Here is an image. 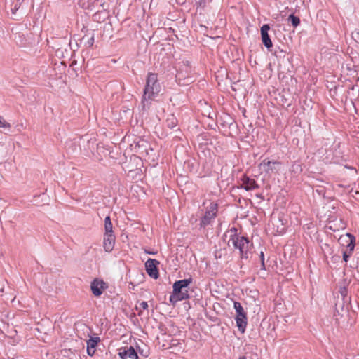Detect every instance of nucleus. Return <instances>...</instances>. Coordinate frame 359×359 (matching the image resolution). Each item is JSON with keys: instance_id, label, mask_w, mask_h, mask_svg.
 I'll return each instance as SVG.
<instances>
[{"instance_id": "1", "label": "nucleus", "mask_w": 359, "mask_h": 359, "mask_svg": "<svg viewBox=\"0 0 359 359\" xmlns=\"http://www.w3.org/2000/svg\"><path fill=\"white\" fill-rule=\"evenodd\" d=\"M161 91V85L158 81V76L155 73H149L146 79V85L142 98L144 107H149L152 100Z\"/></svg>"}, {"instance_id": "2", "label": "nucleus", "mask_w": 359, "mask_h": 359, "mask_svg": "<svg viewBox=\"0 0 359 359\" xmlns=\"http://www.w3.org/2000/svg\"><path fill=\"white\" fill-rule=\"evenodd\" d=\"M231 242L233 248L239 250L240 257L242 259H248L249 257L250 241L245 236H236L230 238L228 245Z\"/></svg>"}, {"instance_id": "3", "label": "nucleus", "mask_w": 359, "mask_h": 359, "mask_svg": "<svg viewBox=\"0 0 359 359\" xmlns=\"http://www.w3.org/2000/svg\"><path fill=\"white\" fill-rule=\"evenodd\" d=\"M218 212V205L215 203H210L207 208L204 215L201 218L199 222L200 229H205L214 222Z\"/></svg>"}, {"instance_id": "4", "label": "nucleus", "mask_w": 359, "mask_h": 359, "mask_svg": "<svg viewBox=\"0 0 359 359\" xmlns=\"http://www.w3.org/2000/svg\"><path fill=\"white\" fill-rule=\"evenodd\" d=\"M191 282L192 279L191 278L175 281L173 284L174 294H179L180 297L185 296L186 299H187L189 294L187 288Z\"/></svg>"}, {"instance_id": "5", "label": "nucleus", "mask_w": 359, "mask_h": 359, "mask_svg": "<svg viewBox=\"0 0 359 359\" xmlns=\"http://www.w3.org/2000/svg\"><path fill=\"white\" fill-rule=\"evenodd\" d=\"M179 69L176 74V79L179 81L182 79H191V74L192 72L191 66L189 61H182L179 64Z\"/></svg>"}, {"instance_id": "6", "label": "nucleus", "mask_w": 359, "mask_h": 359, "mask_svg": "<svg viewBox=\"0 0 359 359\" xmlns=\"http://www.w3.org/2000/svg\"><path fill=\"white\" fill-rule=\"evenodd\" d=\"M160 262L154 259L149 258L145 262V268L147 274L152 278L157 279L159 277L158 265Z\"/></svg>"}, {"instance_id": "7", "label": "nucleus", "mask_w": 359, "mask_h": 359, "mask_svg": "<svg viewBox=\"0 0 359 359\" xmlns=\"http://www.w3.org/2000/svg\"><path fill=\"white\" fill-rule=\"evenodd\" d=\"M107 287V283L98 278H95L90 283L91 292L95 297H100Z\"/></svg>"}, {"instance_id": "8", "label": "nucleus", "mask_w": 359, "mask_h": 359, "mask_svg": "<svg viewBox=\"0 0 359 359\" xmlns=\"http://www.w3.org/2000/svg\"><path fill=\"white\" fill-rule=\"evenodd\" d=\"M269 30L270 25L269 24L263 25L260 29L262 43L268 50H270L273 47V43L269 35Z\"/></svg>"}, {"instance_id": "9", "label": "nucleus", "mask_w": 359, "mask_h": 359, "mask_svg": "<svg viewBox=\"0 0 359 359\" xmlns=\"http://www.w3.org/2000/svg\"><path fill=\"white\" fill-rule=\"evenodd\" d=\"M241 184L239 187L246 191H252L259 188V185L254 179H251L250 177L244 175L241 178Z\"/></svg>"}, {"instance_id": "10", "label": "nucleus", "mask_w": 359, "mask_h": 359, "mask_svg": "<svg viewBox=\"0 0 359 359\" xmlns=\"http://www.w3.org/2000/svg\"><path fill=\"white\" fill-rule=\"evenodd\" d=\"M116 236L114 233H104L103 239V247L107 252L113 250L115 244Z\"/></svg>"}, {"instance_id": "11", "label": "nucleus", "mask_w": 359, "mask_h": 359, "mask_svg": "<svg viewBox=\"0 0 359 359\" xmlns=\"http://www.w3.org/2000/svg\"><path fill=\"white\" fill-rule=\"evenodd\" d=\"M100 341L99 337H90L87 341V353L90 356H93L95 353V347Z\"/></svg>"}, {"instance_id": "12", "label": "nucleus", "mask_w": 359, "mask_h": 359, "mask_svg": "<svg viewBox=\"0 0 359 359\" xmlns=\"http://www.w3.org/2000/svg\"><path fill=\"white\" fill-rule=\"evenodd\" d=\"M275 164H280V163L278 161H271L267 159H264L259 163V168L260 169H263L264 171L266 173H269L273 171L274 168L272 165Z\"/></svg>"}, {"instance_id": "13", "label": "nucleus", "mask_w": 359, "mask_h": 359, "mask_svg": "<svg viewBox=\"0 0 359 359\" xmlns=\"http://www.w3.org/2000/svg\"><path fill=\"white\" fill-rule=\"evenodd\" d=\"M235 320L236 323V326L238 327V330L243 334L245 332V329L248 324V318H235Z\"/></svg>"}, {"instance_id": "14", "label": "nucleus", "mask_w": 359, "mask_h": 359, "mask_svg": "<svg viewBox=\"0 0 359 359\" xmlns=\"http://www.w3.org/2000/svg\"><path fill=\"white\" fill-rule=\"evenodd\" d=\"M177 123L178 121L173 114L169 115L165 121L166 126L170 129L175 128L177 126Z\"/></svg>"}, {"instance_id": "15", "label": "nucleus", "mask_w": 359, "mask_h": 359, "mask_svg": "<svg viewBox=\"0 0 359 359\" xmlns=\"http://www.w3.org/2000/svg\"><path fill=\"white\" fill-rule=\"evenodd\" d=\"M104 233H114L111 217L109 215L104 219Z\"/></svg>"}, {"instance_id": "16", "label": "nucleus", "mask_w": 359, "mask_h": 359, "mask_svg": "<svg viewBox=\"0 0 359 359\" xmlns=\"http://www.w3.org/2000/svg\"><path fill=\"white\" fill-rule=\"evenodd\" d=\"M137 352V355L142 357L143 359L147 358L149 355V350L147 348H141L137 346L135 349Z\"/></svg>"}, {"instance_id": "17", "label": "nucleus", "mask_w": 359, "mask_h": 359, "mask_svg": "<svg viewBox=\"0 0 359 359\" xmlns=\"http://www.w3.org/2000/svg\"><path fill=\"white\" fill-rule=\"evenodd\" d=\"M287 20L292 24V25L294 27H297L300 24L299 18L298 16L294 15V14H290L288 16Z\"/></svg>"}, {"instance_id": "18", "label": "nucleus", "mask_w": 359, "mask_h": 359, "mask_svg": "<svg viewBox=\"0 0 359 359\" xmlns=\"http://www.w3.org/2000/svg\"><path fill=\"white\" fill-rule=\"evenodd\" d=\"M185 299H186L185 296L180 297L179 294H174L173 292H172V294H171L170 296V302L173 304H175L178 301H182V300H185Z\"/></svg>"}, {"instance_id": "19", "label": "nucleus", "mask_w": 359, "mask_h": 359, "mask_svg": "<svg viewBox=\"0 0 359 359\" xmlns=\"http://www.w3.org/2000/svg\"><path fill=\"white\" fill-rule=\"evenodd\" d=\"M233 308L236 310V314L245 313V311H244L241 304L238 302H234Z\"/></svg>"}, {"instance_id": "20", "label": "nucleus", "mask_w": 359, "mask_h": 359, "mask_svg": "<svg viewBox=\"0 0 359 359\" xmlns=\"http://www.w3.org/2000/svg\"><path fill=\"white\" fill-rule=\"evenodd\" d=\"M95 41L94 34H93L90 37H89L86 41L84 42V46L86 48H90L93 46Z\"/></svg>"}, {"instance_id": "21", "label": "nucleus", "mask_w": 359, "mask_h": 359, "mask_svg": "<svg viewBox=\"0 0 359 359\" xmlns=\"http://www.w3.org/2000/svg\"><path fill=\"white\" fill-rule=\"evenodd\" d=\"M11 127V124L8 122H6L4 118L0 116V128H9Z\"/></svg>"}, {"instance_id": "22", "label": "nucleus", "mask_w": 359, "mask_h": 359, "mask_svg": "<svg viewBox=\"0 0 359 359\" xmlns=\"http://www.w3.org/2000/svg\"><path fill=\"white\" fill-rule=\"evenodd\" d=\"M339 292L341 295L342 296L344 301H346V298H347V289L346 287H340Z\"/></svg>"}, {"instance_id": "23", "label": "nucleus", "mask_w": 359, "mask_h": 359, "mask_svg": "<svg viewBox=\"0 0 359 359\" xmlns=\"http://www.w3.org/2000/svg\"><path fill=\"white\" fill-rule=\"evenodd\" d=\"M229 232L231 233V236H230V238H233L234 236H241L238 233V229L236 228V227H232L230 230H229Z\"/></svg>"}, {"instance_id": "24", "label": "nucleus", "mask_w": 359, "mask_h": 359, "mask_svg": "<svg viewBox=\"0 0 359 359\" xmlns=\"http://www.w3.org/2000/svg\"><path fill=\"white\" fill-rule=\"evenodd\" d=\"M260 260H261V264H262L261 269H265L264 254L263 252H261V253H260Z\"/></svg>"}, {"instance_id": "25", "label": "nucleus", "mask_w": 359, "mask_h": 359, "mask_svg": "<svg viewBox=\"0 0 359 359\" xmlns=\"http://www.w3.org/2000/svg\"><path fill=\"white\" fill-rule=\"evenodd\" d=\"M20 2H16L13 6V8H11L12 10V13L13 14H15L16 13V11L18 10L19 7H20Z\"/></svg>"}, {"instance_id": "26", "label": "nucleus", "mask_w": 359, "mask_h": 359, "mask_svg": "<svg viewBox=\"0 0 359 359\" xmlns=\"http://www.w3.org/2000/svg\"><path fill=\"white\" fill-rule=\"evenodd\" d=\"M139 306H140V308L145 310V309H147V308H148V304L147 302L143 301L139 304Z\"/></svg>"}, {"instance_id": "27", "label": "nucleus", "mask_w": 359, "mask_h": 359, "mask_svg": "<svg viewBox=\"0 0 359 359\" xmlns=\"http://www.w3.org/2000/svg\"><path fill=\"white\" fill-rule=\"evenodd\" d=\"M235 318H247V313L245 312V313H242L236 314Z\"/></svg>"}, {"instance_id": "28", "label": "nucleus", "mask_w": 359, "mask_h": 359, "mask_svg": "<svg viewBox=\"0 0 359 359\" xmlns=\"http://www.w3.org/2000/svg\"><path fill=\"white\" fill-rule=\"evenodd\" d=\"M349 257H350V255H348V254L347 253V252H346V251H345V252H343V259H344L346 262L348 260Z\"/></svg>"}, {"instance_id": "29", "label": "nucleus", "mask_w": 359, "mask_h": 359, "mask_svg": "<svg viewBox=\"0 0 359 359\" xmlns=\"http://www.w3.org/2000/svg\"><path fill=\"white\" fill-rule=\"evenodd\" d=\"M348 247L350 248L351 251H353L355 247V244L351 242L350 244L348 245Z\"/></svg>"}, {"instance_id": "30", "label": "nucleus", "mask_w": 359, "mask_h": 359, "mask_svg": "<svg viewBox=\"0 0 359 359\" xmlns=\"http://www.w3.org/2000/svg\"><path fill=\"white\" fill-rule=\"evenodd\" d=\"M347 236H348V237H351V238H352L353 239H354V237H353V236H351V234H350V233H347Z\"/></svg>"}, {"instance_id": "31", "label": "nucleus", "mask_w": 359, "mask_h": 359, "mask_svg": "<svg viewBox=\"0 0 359 359\" xmlns=\"http://www.w3.org/2000/svg\"><path fill=\"white\" fill-rule=\"evenodd\" d=\"M86 36V35L85 36H83V37L81 39V43H82V41L85 40Z\"/></svg>"}, {"instance_id": "32", "label": "nucleus", "mask_w": 359, "mask_h": 359, "mask_svg": "<svg viewBox=\"0 0 359 359\" xmlns=\"http://www.w3.org/2000/svg\"><path fill=\"white\" fill-rule=\"evenodd\" d=\"M147 254H153V252H151V251H146Z\"/></svg>"}, {"instance_id": "33", "label": "nucleus", "mask_w": 359, "mask_h": 359, "mask_svg": "<svg viewBox=\"0 0 359 359\" xmlns=\"http://www.w3.org/2000/svg\"><path fill=\"white\" fill-rule=\"evenodd\" d=\"M239 359H247V358L243 356V357L240 358Z\"/></svg>"}]
</instances>
